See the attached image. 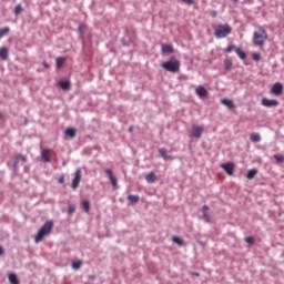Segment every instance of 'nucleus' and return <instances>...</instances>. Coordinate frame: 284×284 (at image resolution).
<instances>
[{
    "label": "nucleus",
    "instance_id": "412c9836",
    "mask_svg": "<svg viewBox=\"0 0 284 284\" xmlns=\"http://www.w3.org/2000/svg\"><path fill=\"white\" fill-rule=\"evenodd\" d=\"M0 59H2V61H8V49L7 48L0 49Z\"/></svg>",
    "mask_w": 284,
    "mask_h": 284
},
{
    "label": "nucleus",
    "instance_id": "c756f323",
    "mask_svg": "<svg viewBox=\"0 0 284 284\" xmlns=\"http://www.w3.org/2000/svg\"><path fill=\"white\" fill-rule=\"evenodd\" d=\"M23 12V7L21 4L16 6L14 14H21Z\"/></svg>",
    "mask_w": 284,
    "mask_h": 284
},
{
    "label": "nucleus",
    "instance_id": "473e14b6",
    "mask_svg": "<svg viewBox=\"0 0 284 284\" xmlns=\"http://www.w3.org/2000/svg\"><path fill=\"white\" fill-rule=\"evenodd\" d=\"M236 49L237 48H235V45L234 44H231V45H229L225 50H224V52H227V53H230V52H236Z\"/></svg>",
    "mask_w": 284,
    "mask_h": 284
},
{
    "label": "nucleus",
    "instance_id": "9d476101",
    "mask_svg": "<svg viewBox=\"0 0 284 284\" xmlns=\"http://www.w3.org/2000/svg\"><path fill=\"white\" fill-rule=\"evenodd\" d=\"M104 172H105L108 179L111 181V185H113V187L115 190H119V182L116 181L114 173H112V171L110 169H106Z\"/></svg>",
    "mask_w": 284,
    "mask_h": 284
},
{
    "label": "nucleus",
    "instance_id": "5701e85b",
    "mask_svg": "<svg viewBox=\"0 0 284 284\" xmlns=\"http://www.w3.org/2000/svg\"><path fill=\"white\" fill-rule=\"evenodd\" d=\"M9 282L11 284H21V282H19V277H17L14 273L9 274Z\"/></svg>",
    "mask_w": 284,
    "mask_h": 284
},
{
    "label": "nucleus",
    "instance_id": "a18cd8bd",
    "mask_svg": "<svg viewBox=\"0 0 284 284\" xmlns=\"http://www.w3.org/2000/svg\"><path fill=\"white\" fill-rule=\"evenodd\" d=\"M168 161H174V158L172 155H168Z\"/></svg>",
    "mask_w": 284,
    "mask_h": 284
},
{
    "label": "nucleus",
    "instance_id": "58836bf2",
    "mask_svg": "<svg viewBox=\"0 0 284 284\" xmlns=\"http://www.w3.org/2000/svg\"><path fill=\"white\" fill-rule=\"evenodd\" d=\"M245 243H248L250 245H252V243H254V237L252 236L246 237Z\"/></svg>",
    "mask_w": 284,
    "mask_h": 284
},
{
    "label": "nucleus",
    "instance_id": "c9c22d12",
    "mask_svg": "<svg viewBox=\"0 0 284 284\" xmlns=\"http://www.w3.org/2000/svg\"><path fill=\"white\" fill-rule=\"evenodd\" d=\"M17 160H18V161H22L23 163H26V161H28V156L18 154V155H17Z\"/></svg>",
    "mask_w": 284,
    "mask_h": 284
},
{
    "label": "nucleus",
    "instance_id": "4468645a",
    "mask_svg": "<svg viewBox=\"0 0 284 284\" xmlns=\"http://www.w3.org/2000/svg\"><path fill=\"white\" fill-rule=\"evenodd\" d=\"M146 183H156V174L154 172H150L145 175Z\"/></svg>",
    "mask_w": 284,
    "mask_h": 284
},
{
    "label": "nucleus",
    "instance_id": "1a4fd4ad",
    "mask_svg": "<svg viewBox=\"0 0 284 284\" xmlns=\"http://www.w3.org/2000/svg\"><path fill=\"white\" fill-rule=\"evenodd\" d=\"M220 168H222V170L225 171L229 176H232L234 174L235 165L233 162L223 163L220 165Z\"/></svg>",
    "mask_w": 284,
    "mask_h": 284
},
{
    "label": "nucleus",
    "instance_id": "6e6552de",
    "mask_svg": "<svg viewBox=\"0 0 284 284\" xmlns=\"http://www.w3.org/2000/svg\"><path fill=\"white\" fill-rule=\"evenodd\" d=\"M261 103L264 105V108H276L280 105L278 100H270L267 98H263Z\"/></svg>",
    "mask_w": 284,
    "mask_h": 284
},
{
    "label": "nucleus",
    "instance_id": "f8f14e48",
    "mask_svg": "<svg viewBox=\"0 0 284 284\" xmlns=\"http://www.w3.org/2000/svg\"><path fill=\"white\" fill-rule=\"evenodd\" d=\"M195 94H197L200 99H204V97H207V94L210 93L207 92V89H205L203 85H199L195 90Z\"/></svg>",
    "mask_w": 284,
    "mask_h": 284
},
{
    "label": "nucleus",
    "instance_id": "cd10ccee",
    "mask_svg": "<svg viewBox=\"0 0 284 284\" xmlns=\"http://www.w3.org/2000/svg\"><path fill=\"white\" fill-rule=\"evenodd\" d=\"M159 154L162 156L164 161H168V150L159 149Z\"/></svg>",
    "mask_w": 284,
    "mask_h": 284
},
{
    "label": "nucleus",
    "instance_id": "09e8293b",
    "mask_svg": "<svg viewBox=\"0 0 284 284\" xmlns=\"http://www.w3.org/2000/svg\"><path fill=\"white\" fill-rule=\"evenodd\" d=\"M0 119H3V114L2 113H0Z\"/></svg>",
    "mask_w": 284,
    "mask_h": 284
},
{
    "label": "nucleus",
    "instance_id": "dca6fc26",
    "mask_svg": "<svg viewBox=\"0 0 284 284\" xmlns=\"http://www.w3.org/2000/svg\"><path fill=\"white\" fill-rule=\"evenodd\" d=\"M207 210H210V206H207V205H204V206L202 207L203 217H204V220H205L206 223H210L211 216H210V213H207Z\"/></svg>",
    "mask_w": 284,
    "mask_h": 284
},
{
    "label": "nucleus",
    "instance_id": "393cba45",
    "mask_svg": "<svg viewBox=\"0 0 284 284\" xmlns=\"http://www.w3.org/2000/svg\"><path fill=\"white\" fill-rule=\"evenodd\" d=\"M81 265H83V262L81 260H75L72 262L73 270H81Z\"/></svg>",
    "mask_w": 284,
    "mask_h": 284
},
{
    "label": "nucleus",
    "instance_id": "49530a36",
    "mask_svg": "<svg viewBox=\"0 0 284 284\" xmlns=\"http://www.w3.org/2000/svg\"><path fill=\"white\" fill-rule=\"evenodd\" d=\"M134 128L130 126L129 132H133Z\"/></svg>",
    "mask_w": 284,
    "mask_h": 284
},
{
    "label": "nucleus",
    "instance_id": "ea45409f",
    "mask_svg": "<svg viewBox=\"0 0 284 284\" xmlns=\"http://www.w3.org/2000/svg\"><path fill=\"white\" fill-rule=\"evenodd\" d=\"M210 14H211V17H212L213 19H216V17L219 16V12L212 10V11H210Z\"/></svg>",
    "mask_w": 284,
    "mask_h": 284
},
{
    "label": "nucleus",
    "instance_id": "ddd939ff",
    "mask_svg": "<svg viewBox=\"0 0 284 284\" xmlns=\"http://www.w3.org/2000/svg\"><path fill=\"white\" fill-rule=\"evenodd\" d=\"M161 50L162 54H172L174 52V47L171 44H162Z\"/></svg>",
    "mask_w": 284,
    "mask_h": 284
},
{
    "label": "nucleus",
    "instance_id": "4c0bfd02",
    "mask_svg": "<svg viewBox=\"0 0 284 284\" xmlns=\"http://www.w3.org/2000/svg\"><path fill=\"white\" fill-rule=\"evenodd\" d=\"M252 59L253 61H261V53H253Z\"/></svg>",
    "mask_w": 284,
    "mask_h": 284
},
{
    "label": "nucleus",
    "instance_id": "7c9ffc66",
    "mask_svg": "<svg viewBox=\"0 0 284 284\" xmlns=\"http://www.w3.org/2000/svg\"><path fill=\"white\" fill-rule=\"evenodd\" d=\"M173 243H176V245L182 246L183 245V240L179 236H173Z\"/></svg>",
    "mask_w": 284,
    "mask_h": 284
},
{
    "label": "nucleus",
    "instance_id": "a878e982",
    "mask_svg": "<svg viewBox=\"0 0 284 284\" xmlns=\"http://www.w3.org/2000/svg\"><path fill=\"white\" fill-rule=\"evenodd\" d=\"M251 141H252L253 143H258V142L261 141V134H258V133H252V134H251Z\"/></svg>",
    "mask_w": 284,
    "mask_h": 284
},
{
    "label": "nucleus",
    "instance_id": "2f4dec72",
    "mask_svg": "<svg viewBox=\"0 0 284 284\" xmlns=\"http://www.w3.org/2000/svg\"><path fill=\"white\" fill-rule=\"evenodd\" d=\"M10 32V28L7 27V28H3V29H0V39L1 37H3L4 34H8Z\"/></svg>",
    "mask_w": 284,
    "mask_h": 284
},
{
    "label": "nucleus",
    "instance_id": "9b49d317",
    "mask_svg": "<svg viewBox=\"0 0 284 284\" xmlns=\"http://www.w3.org/2000/svg\"><path fill=\"white\" fill-rule=\"evenodd\" d=\"M51 154H52V150H50V149H45L41 152V159H42L43 163H50V161H52L50 159Z\"/></svg>",
    "mask_w": 284,
    "mask_h": 284
},
{
    "label": "nucleus",
    "instance_id": "f03ea898",
    "mask_svg": "<svg viewBox=\"0 0 284 284\" xmlns=\"http://www.w3.org/2000/svg\"><path fill=\"white\" fill-rule=\"evenodd\" d=\"M54 227V222L52 220L47 221L36 235L34 242L41 243L45 236L52 233V229Z\"/></svg>",
    "mask_w": 284,
    "mask_h": 284
},
{
    "label": "nucleus",
    "instance_id": "0eeeda50",
    "mask_svg": "<svg viewBox=\"0 0 284 284\" xmlns=\"http://www.w3.org/2000/svg\"><path fill=\"white\" fill-rule=\"evenodd\" d=\"M81 183V169H78L74 173V178L71 183L72 190H77Z\"/></svg>",
    "mask_w": 284,
    "mask_h": 284
},
{
    "label": "nucleus",
    "instance_id": "20e7f679",
    "mask_svg": "<svg viewBox=\"0 0 284 284\" xmlns=\"http://www.w3.org/2000/svg\"><path fill=\"white\" fill-rule=\"evenodd\" d=\"M229 34H232V28L230 24H220L214 31L216 39H225Z\"/></svg>",
    "mask_w": 284,
    "mask_h": 284
},
{
    "label": "nucleus",
    "instance_id": "6ab92c4d",
    "mask_svg": "<svg viewBox=\"0 0 284 284\" xmlns=\"http://www.w3.org/2000/svg\"><path fill=\"white\" fill-rule=\"evenodd\" d=\"M235 53L237 54V57H240V59H242V61H245V59H247V54H245V51H243L241 48L235 49Z\"/></svg>",
    "mask_w": 284,
    "mask_h": 284
},
{
    "label": "nucleus",
    "instance_id": "a211bd4d",
    "mask_svg": "<svg viewBox=\"0 0 284 284\" xmlns=\"http://www.w3.org/2000/svg\"><path fill=\"white\" fill-rule=\"evenodd\" d=\"M222 105H226V108H229V110H232V109H234V101H232L230 99H223Z\"/></svg>",
    "mask_w": 284,
    "mask_h": 284
},
{
    "label": "nucleus",
    "instance_id": "2eb2a0df",
    "mask_svg": "<svg viewBox=\"0 0 284 284\" xmlns=\"http://www.w3.org/2000/svg\"><path fill=\"white\" fill-rule=\"evenodd\" d=\"M58 85L61 88V90L68 91L70 90V80L60 81Z\"/></svg>",
    "mask_w": 284,
    "mask_h": 284
},
{
    "label": "nucleus",
    "instance_id": "f3484780",
    "mask_svg": "<svg viewBox=\"0 0 284 284\" xmlns=\"http://www.w3.org/2000/svg\"><path fill=\"white\" fill-rule=\"evenodd\" d=\"M65 135L70 136V139H74V136H77V129L74 128H68L65 130Z\"/></svg>",
    "mask_w": 284,
    "mask_h": 284
},
{
    "label": "nucleus",
    "instance_id": "de8ad7c7",
    "mask_svg": "<svg viewBox=\"0 0 284 284\" xmlns=\"http://www.w3.org/2000/svg\"><path fill=\"white\" fill-rule=\"evenodd\" d=\"M233 3H239V0H233Z\"/></svg>",
    "mask_w": 284,
    "mask_h": 284
},
{
    "label": "nucleus",
    "instance_id": "423d86ee",
    "mask_svg": "<svg viewBox=\"0 0 284 284\" xmlns=\"http://www.w3.org/2000/svg\"><path fill=\"white\" fill-rule=\"evenodd\" d=\"M283 84L281 82H276L271 89V94H274L275 97H281V94H283Z\"/></svg>",
    "mask_w": 284,
    "mask_h": 284
},
{
    "label": "nucleus",
    "instance_id": "7ed1b4c3",
    "mask_svg": "<svg viewBox=\"0 0 284 284\" xmlns=\"http://www.w3.org/2000/svg\"><path fill=\"white\" fill-rule=\"evenodd\" d=\"M161 68H163V70H166V72L176 73V72H180L181 70V61L172 57L169 61L163 62L161 64Z\"/></svg>",
    "mask_w": 284,
    "mask_h": 284
},
{
    "label": "nucleus",
    "instance_id": "39448f33",
    "mask_svg": "<svg viewBox=\"0 0 284 284\" xmlns=\"http://www.w3.org/2000/svg\"><path fill=\"white\" fill-rule=\"evenodd\" d=\"M203 126L201 125H193L191 131V138L193 139H201L203 136Z\"/></svg>",
    "mask_w": 284,
    "mask_h": 284
},
{
    "label": "nucleus",
    "instance_id": "b1692460",
    "mask_svg": "<svg viewBox=\"0 0 284 284\" xmlns=\"http://www.w3.org/2000/svg\"><path fill=\"white\" fill-rule=\"evenodd\" d=\"M82 207L87 214H90V201L88 200L82 201Z\"/></svg>",
    "mask_w": 284,
    "mask_h": 284
},
{
    "label": "nucleus",
    "instance_id": "f257e3e1",
    "mask_svg": "<svg viewBox=\"0 0 284 284\" xmlns=\"http://www.w3.org/2000/svg\"><path fill=\"white\" fill-rule=\"evenodd\" d=\"M267 39H270V36L263 27H258L253 33V43L254 45H257V48H263V45L267 43Z\"/></svg>",
    "mask_w": 284,
    "mask_h": 284
},
{
    "label": "nucleus",
    "instance_id": "c85d7f7f",
    "mask_svg": "<svg viewBox=\"0 0 284 284\" xmlns=\"http://www.w3.org/2000/svg\"><path fill=\"white\" fill-rule=\"evenodd\" d=\"M232 65H233V63H232L231 60H225L224 61V70H226V71L232 70Z\"/></svg>",
    "mask_w": 284,
    "mask_h": 284
},
{
    "label": "nucleus",
    "instance_id": "a19ab883",
    "mask_svg": "<svg viewBox=\"0 0 284 284\" xmlns=\"http://www.w3.org/2000/svg\"><path fill=\"white\" fill-rule=\"evenodd\" d=\"M58 183H65V176L61 175L58 180Z\"/></svg>",
    "mask_w": 284,
    "mask_h": 284
},
{
    "label": "nucleus",
    "instance_id": "37998d69",
    "mask_svg": "<svg viewBox=\"0 0 284 284\" xmlns=\"http://www.w3.org/2000/svg\"><path fill=\"white\" fill-rule=\"evenodd\" d=\"M4 252L3 246L0 245V256H3Z\"/></svg>",
    "mask_w": 284,
    "mask_h": 284
},
{
    "label": "nucleus",
    "instance_id": "f704fd0d",
    "mask_svg": "<svg viewBox=\"0 0 284 284\" xmlns=\"http://www.w3.org/2000/svg\"><path fill=\"white\" fill-rule=\"evenodd\" d=\"M85 29H87V27H85L84 23H81V24H79V27H78V30H79V32H80L81 34H83V32H85Z\"/></svg>",
    "mask_w": 284,
    "mask_h": 284
},
{
    "label": "nucleus",
    "instance_id": "79ce46f5",
    "mask_svg": "<svg viewBox=\"0 0 284 284\" xmlns=\"http://www.w3.org/2000/svg\"><path fill=\"white\" fill-rule=\"evenodd\" d=\"M183 3H187L189 6H192L194 3V0H182Z\"/></svg>",
    "mask_w": 284,
    "mask_h": 284
},
{
    "label": "nucleus",
    "instance_id": "72a5a7b5",
    "mask_svg": "<svg viewBox=\"0 0 284 284\" xmlns=\"http://www.w3.org/2000/svg\"><path fill=\"white\" fill-rule=\"evenodd\" d=\"M274 159L275 161H277V163H284V155L275 154Z\"/></svg>",
    "mask_w": 284,
    "mask_h": 284
},
{
    "label": "nucleus",
    "instance_id": "e433bc0d",
    "mask_svg": "<svg viewBox=\"0 0 284 284\" xmlns=\"http://www.w3.org/2000/svg\"><path fill=\"white\" fill-rule=\"evenodd\" d=\"M74 212H77V206L70 205L68 209V214H74Z\"/></svg>",
    "mask_w": 284,
    "mask_h": 284
},
{
    "label": "nucleus",
    "instance_id": "4be33fe9",
    "mask_svg": "<svg viewBox=\"0 0 284 284\" xmlns=\"http://www.w3.org/2000/svg\"><path fill=\"white\" fill-rule=\"evenodd\" d=\"M256 174H258V171L256 169H252L247 172L246 174V179H248L250 181H252V179H254L256 176Z\"/></svg>",
    "mask_w": 284,
    "mask_h": 284
},
{
    "label": "nucleus",
    "instance_id": "bb28decb",
    "mask_svg": "<svg viewBox=\"0 0 284 284\" xmlns=\"http://www.w3.org/2000/svg\"><path fill=\"white\" fill-rule=\"evenodd\" d=\"M141 200V197H139V195H129L128 196V201H130V203H139V201Z\"/></svg>",
    "mask_w": 284,
    "mask_h": 284
},
{
    "label": "nucleus",
    "instance_id": "c03bdc74",
    "mask_svg": "<svg viewBox=\"0 0 284 284\" xmlns=\"http://www.w3.org/2000/svg\"><path fill=\"white\" fill-rule=\"evenodd\" d=\"M42 65L48 70L50 68V64L48 62H43Z\"/></svg>",
    "mask_w": 284,
    "mask_h": 284
},
{
    "label": "nucleus",
    "instance_id": "aec40b11",
    "mask_svg": "<svg viewBox=\"0 0 284 284\" xmlns=\"http://www.w3.org/2000/svg\"><path fill=\"white\" fill-rule=\"evenodd\" d=\"M55 64L58 69L63 68V65L65 64V58L63 57H59L55 59Z\"/></svg>",
    "mask_w": 284,
    "mask_h": 284
}]
</instances>
